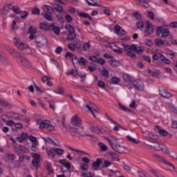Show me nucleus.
Masks as SVG:
<instances>
[{"label":"nucleus","instance_id":"obj_62","mask_svg":"<svg viewBox=\"0 0 177 177\" xmlns=\"http://www.w3.org/2000/svg\"><path fill=\"white\" fill-rule=\"evenodd\" d=\"M12 10L14 12V13H17L19 15L20 13V8L19 7L13 6Z\"/></svg>","mask_w":177,"mask_h":177},{"label":"nucleus","instance_id":"obj_61","mask_svg":"<svg viewBox=\"0 0 177 177\" xmlns=\"http://www.w3.org/2000/svg\"><path fill=\"white\" fill-rule=\"evenodd\" d=\"M43 9L44 10H48L49 12H50V10H52L53 12V7H51L50 6H48V5H44L43 6Z\"/></svg>","mask_w":177,"mask_h":177},{"label":"nucleus","instance_id":"obj_17","mask_svg":"<svg viewBox=\"0 0 177 177\" xmlns=\"http://www.w3.org/2000/svg\"><path fill=\"white\" fill-rule=\"evenodd\" d=\"M53 12L55 13V12H58V13H60V12H63V7L57 3H54L53 5Z\"/></svg>","mask_w":177,"mask_h":177},{"label":"nucleus","instance_id":"obj_59","mask_svg":"<svg viewBox=\"0 0 177 177\" xmlns=\"http://www.w3.org/2000/svg\"><path fill=\"white\" fill-rule=\"evenodd\" d=\"M80 167L83 171H86L89 168V165L86 163H83L80 165Z\"/></svg>","mask_w":177,"mask_h":177},{"label":"nucleus","instance_id":"obj_51","mask_svg":"<svg viewBox=\"0 0 177 177\" xmlns=\"http://www.w3.org/2000/svg\"><path fill=\"white\" fill-rule=\"evenodd\" d=\"M29 34H30V35H34V34L37 33V29H35L34 27L30 26L29 28V30H28Z\"/></svg>","mask_w":177,"mask_h":177},{"label":"nucleus","instance_id":"obj_40","mask_svg":"<svg viewBox=\"0 0 177 177\" xmlns=\"http://www.w3.org/2000/svg\"><path fill=\"white\" fill-rule=\"evenodd\" d=\"M162 97H165V99H169V97H172V94L171 93L166 91L165 93L161 94Z\"/></svg>","mask_w":177,"mask_h":177},{"label":"nucleus","instance_id":"obj_57","mask_svg":"<svg viewBox=\"0 0 177 177\" xmlns=\"http://www.w3.org/2000/svg\"><path fill=\"white\" fill-rule=\"evenodd\" d=\"M75 32H69V34H68V39H71V41H73L75 38Z\"/></svg>","mask_w":177,"mask_h":177},{"label":"nucleus","instance_id":"obj_42","mask_svg":"<svg viewBox=\"0 0 177 177\" xmlns=\"http://www.w3.org/2000/svg\"><path fill=\"white\" fill-rule=\"evenodd\" d=\"M1 105L3 107H8V109H10L12 107V105H10V104L7 101H1Z\"/></svg>","mask_w":177,"mask_h":177},{"label":"nucleus","instance_id":"obj_52","mask_svg":"<svg viewBox=\"0 0 177 177\" xmlns=\"http://www.w3.org/2000/svg\"><path fill=\"white\" fill-rule=\"evenodd\" d=\"M151 147L156 151H160L162 149V147H160V144H158V143L156 144V145L151 146Z\"/></svg>","mask_w":177,"mask_h":177},{"label":"nucleus","instance_id":"obj_20","mask_svg":"<svg viewBox=\"0 0 177 177\" xmlns=\"http://www.w3.org/2000/svg\"><path fill=\"white\" fill-rule=\"evenodd\" d=\"M163 55L161 53L160 50H156L154 53V55L152 56L153 60H158V59H161V57Z\"/></svg>","mask_w":177,"mask_h":177},{"label":"nucleus","instance_id":"obj_31","mask_svg":"<svg viewBox=\"0 0 177 177\" xmlns=\"http://www.w3.org/2000/svg\"><path fill=\"white\" fill-rule=\"evenodd\" d=\"M21 19H26L30 13L28 11H20L19 12Z\"/></svg>","mask_w":177,"mask_h":177},{"label":"nucleus","instance_id":"obj_24","mask_svg":"<svg viewBox=\"0 0 177 177\" xmlns=\"http://www.w3.org/2000/svg\"><path fill=\"white\" fill-rule=\"evenodd\" d=\"M44 17L46 20H48V21H52L53 19L52 18V12L50 11H48L44 14Z\"/></svg>","mask_w":177,"mask_h":177},{"label":"nucleus","instance_id":"obj_18","mask_svg":"<svg viewBox=\"0 0 177 177\" xmlns=\"http://www.w3.org/2000/svg\"><path fill=\"white\" fill-rule=\"evenodd\" d=\"M0 62L4 66H7L8 63H9V61L6 59L5 53H0Z\"/></svg>","mask_w":177,"mask_h":177},{"label":"nucleus","instance_id":"obj_64","mask_svg":"<svg viewBox=\"0 0 177 177\" xmlns=\"http://www.w3.org/2000/svg\"><path fill=\"white\" fill-rule=\"evenodd\" d=\"M169 27L171 28H177V21L171 22L169 24Z\"/></svg>","mask_w":177,"mask_h":177},{"label":"nucleus","instance_id":"obj_28","mask_svg":"<svg viewBox=\"0 0 177 177\" xmlns=\"http://www.w3.org/2000/svg\"><path fill=\"white\" fill-rule=\"evenodd\" d=\"M65 28L68 31V32H75V28L70 24L66 25Z\"/></svg>","mask_w":177,"mask_h":177},{"label":"nucleus","instance_id":"obj_55","mask_svg":"<svg viewBox=\"0 0 177 177\" xmlns=\"http://www.w3.org/2000/svg\"><path fill=\"white\" fill-rule=\"evenodd\" d=\"M7 157L8 160H10V161H15L16 157L15 156V154L13 153H8Z\"/></svg>","mask_w":177,"mask_h":177},{"label":"nucleus","instance_id":"obj_35","mask_svg":"<svg viewBox=\"0 0 177 177\" xmlns=\"http://www.w3.org/2000/svg\"><path fill=\"white\" fill-rule=\"evenodd\" d=\"M79 16H80V17H85L86 19H89V20H92V17H91L88 13L80 12Z\"/></svg>","mask_w":177,"mask_h":177},{"label":"nucleus","instance_id":"obj_47","mask_svg":"<svg viewBox=\"0 0 177 177\" xmlns=\"http://www.w3.org/2000/svg\"><path fill=\"white\" fill-rule=\"evenodd\" d=\"M79 64H80V66H85V64H86V59L84 57H81L80 58L79 60H77Z\"/></svg>","mask_w":177,"mask_h":177},{"label":"nucleus","instance_id":"obj_22","mask_svg":"<svg viewBox=\"0 0 177 177\" xmlns=\"http://www.w3.org/2000/svg\"><path fill=\"white\" fill-rule=\"evenodd\" d=\"M65 57L66 59H67L68 57H70V59H72L73 62H74V60H77L78 58L75 56V55L70 53V52H66V55H65Z\"/></svg>","mask_w":177,"mask_h":177},{"label":"nucleus","instance_id":"obj_12","mask_svg":"<svg viewBox=\"0 0 177 177\" xmlns=\"http://www.w3.org/2000/svg\"><path fill=\"white\" fill-rule=\"evenodd\" d=\"M19 61L22 66H24L25 67H31V64H30V62L28 61V59H27V57H26V56L22 55V57H21Z\"/></svg>","mask_w":177,"mask_h":177},{"label":"nucleus","instance_id":"obj_11","mask_svg":"<svg viewBox=\"0 0 177 177\" xmlns=\"http://www.w3.org/2000/svg\"><path fill=\"white\" fill-rule=\"evenodd\" d=\"M100 165H102V158H97L96 161L93 162V171H99V168H100Z\"/></svg>","mask_w":177,"mask_h":177},{"label":"nucleus","instance_id":"obj_37","mask_svg":"<svg viewBox=\"0 0 177 177\" xmlns=\"http://www.w3.org/2000/svg\"><path fill=\"white\" fill-rule=\"evenodd\" d=\"M39 28H41V30H45L46 31H49V26H48V25L45 24L44 23H41L39 24Z\"/></svg>","mask_w":177,"mask_h":177},{"label":"nucleus","instance_id":"obj_9","mask_svg":"<svg viewBox=\"0 0 177 177\" xmlns=\"http://www.w3.org/2000/svg\"><path fill=\"white\" fill-rule=\"evenodd\" d=\"M84 106L85 107V109H86L88 111H90V113H91V114L93 115L94 118H96V115H95V113H96V114H99L100 112L99 111V109L93 107V106H89L88 104L84 105ZM95 111V112H93Z\"/></svg>","mask_w":177,"mask_h":177},{"label":"nucleus","instance_id":"obj_3","mask_svg":"<svg viewBox=\"0 0 177 177\" xmlns=\"http://www.w3.org/2000/svg\"><path fill=\"white\" fill-rule=\"evenodd\" d=\"M29 39L31 41L35 39L36 44H39V45H37L38 46H45V45H48V39H46V37L43 35H30Z\"/></svg>","mask_w":177,"mask_h":177},{"label":"nucleus","instance_id":"obj_13","mask_svg":"<svg viewBox=\"0 0 177 177\" xmlns=\"http://www.w3.org/2000/svg\"><path fill=\"white\" fill-rule=\"evenodd\" d=\"M146 24H147V28L145 29V32L148 34V35H150L153 34V25H151V22H150V21H147Z\"/></svg>","mask_w":177,"mask_h":177},{"label":"nucleus","instance_id":"obj_32","mask_svg":"<svg viewBox=\"0 0 177 177\" xmlns=\"http://www.w3.org/2000/svg\"><path fill=\"white\" fill-rule=\"evenodd\" d=\"M119 107H120L122 111H126V113H132V110L128 109V107L121 104L120 103L119 104Z\"/></svg>","mask_w":177,"mask_h":177},{"label":"nucleus","instance_id":"obj_44","mask_svg":"<svg viewBox=\"0 0 177 177\" xmlns=\"http://www.w3.org/2000/svg\"><path fill=\"white\" fill-rule=\"evenodd\" d=\"M160 60H162V62L163 63H165L166 64H171V60H169V59L166 58V57L164 56V55L161 57Z\"/></svg>","mask_w":177,"mask_h":177},{"label":"nucleus","instance_id":"obj_27","mask_svg":"<svg viewBox=\"0 0 177 177\" xmlns=\"http://www.w3.org/2000/svg\"><path fill=\"white\" fill-rule=\"evenodd\" d=\"M154 158L156 160H157V161H159V162H164L165 163L166 161H165V158H164V157L161 156H159V155H154L153 156Z\"/></svg>","mask_w":177,"mask_h":177},{"label":"nucleus","instance_id":"obj_19","mask_svg":"<svg viewBox=\"0 0 177 177\" xmlns=\"http://www.w3.org/2000/svg\"><path fill=\"white\" fill-rule=\"evenodd\" d=\"M123 79L124 82H126L127 85H129L131 82H132V77L129 74H127V73L123 74Z\"/></svg>","mask_w":177,"mask_h":177},{"label":"nucleus","instance_id":"obj_38","mask_svg":"<svg viewBox=\"0 0 177 177\" xmlns=\"http://www.w3.org/2000/svg\"><path fill=\"white\" fill-rule=\"evenodd\" d=\"M126 138H127V139H128V140L131 142V143H136V145L138 143H139V140H136V138H133L131 137V136H127Z\"/></svg>","mask_w":177,"mask_h":177},{"label":"nucleus","instance_id":"obj_46","mask_svg":"<svg viewBox=\"0 0 177 177\" xmlns=\"http://www.w3.org/2000/svg\"><path fill=\"white\" fill-rule=\"evenodd\" d=\"M41 13V10L38 8H34L32 10V15H39Z\"/></svg>","mask_w":177,"mask_h":177},{"label":"nucleus","instance_id":"obj_63","mask_svg":"<svg viewBox=\"0 0 177 177\" xmlns=\"http://www.w3.org/2000/svg\"><path fill=\"white\" fill-rule=\"evenodd\" d=\"M102 75L104 77H109V71L106 68H104L102 71Z\"/></svg>","mask_w":177,"mask_h":177},{"label":"nucleus","instance_id":"obj_21","mask_svg":"<svg viewBox=\"0 0 177 177\" xmlns=\"http://www.w3.org/2000/svg\"><path fill=\"white\" fill-rule=\"evenodd\" d=\"M109 64L113 67H118V66H120V61L116 60L113 57L111 59V60L109 61Z\"/></svg>","mask_w":177,"mask_h":177},{"label":"nucleus","instance_id":"obj_29","mask_svg":"<svg viewBox=\"0 0 177 177\" xmlns=\"http://www.w3.org/2000/svg\"><path fill=\"white\" fill-rule=\"evenodd\" d=\"M47 154L50 157H55V156H56V149H55V148H52L51 149H50L48 151H47Z\"/></svg>","mask_w":177,"mask_h":177},{"label":"nucleus","instance_id":"obj_43","mask_svg":"<svg viewBox=\"0 0 177 177\" xmlns=\"http://www.w3.org/2000/svg\"><path fill=\"white\" fill-rule=\"evenodd\" d=\"M168 35H169V30L163 28V30L162 32V37L163 38H165V37H168Z\"/></svg>","mask_w":177,"mask_h":177},{"label":"nucleus","instance_id":"obj_30","mask_svg":"<svg viewBox=\"0 0 177 177\" xmlns=\"http://www.w3.org/2000/svg\"><path fill=\"white\" fill-rule=\"evenodd\" d=\"M165 44V41L162 39H155V45L156 46H161V45H164Z\"/></svg>","mask_w":177,"mask_h":177},{"label":"nucleus","instance_id":"obj_4","mask_svg":"<svg viewBox=\"0 0 177 177\" xmlns=\"http://www.w3.org/2000/svg\"><path fill=\"white\" fill-rule=\"evenodd\" d=\"M37 124L39 125V128L40 129H44L46 128L47 131H55V127L53 125L50 124V121L49 120H37Z\"/></svg>","mask_w":177,"mask_h":177},{"label":"nucleus","instance_id":"obj_39","mask_svg":"<svg viewBox=\"0 0 177 177\" xmlns=\"http://www.w3.org/2000/svg\"><path fill=\"white\" fill-rule=\"evenodd\" d=\"M133 17H136V20H140L142 19V15L139 14L138 11L132 13Z\"/></svg>","mask_w":177,"mask_h":177},{"label":"nucleus","instance_id":"obj_26","mask_svg":"<svg viewBox=\"0 0 177 177\" xmlns=\"http://www.w3.org/2000/svg\"><path fill=\"white\" fill-rule=\"evenodd\" d=\"M98 146L100 147L101 151H107V150H109L107 145L103 144V142H99Z\"/></svg>","mask_w":177,"mask_h":177},{"label":"nucleus","instance_id":"obj_1","mask_svg":"<svg viewBox=\"0 0 177 177\" xmlns=\"http://www.w3.org/2000/svg\"><path fill=\"white\" fill-rule=\"evenodd\" d=\"M123 48L124 52H127L128 56H130V57H136V54H135V52L136 53H142L145 51V48L143 47H138L135 44H124Z\"/></svg>","mask_w":177,"mask_h":177},{"label":"nucleus","instance_id":"obj_10","mask_svg":"<svg viewBox=\"0 0 177 177\" xmlns=\"http://www.w3.org/2000/svg\"><path fill=\"white\" fill-rule=\"evenodd\" d=\"M71 124L75 127H78L79 125H81V124H82V121L81 120V118H80L78 115H75V116L72 117L71 118Z\"/></svg>","mask_w":177,"mask_h":177},{"label":"nucleus","instance_id":"obj_56","mask_svg":"<svg viewBox=\"0 0 177 177\" xmlns=\"http://www.w3.org/2000/svg\"><path fill=\"white\" fill-rule=\"evenodd\" d=\"M89 48H91V43L86 42L83 45L84 50H88Z\"/></svg>","mask_w":177,"mask_h":177},{"label":"nucleus","instance_id":"obj_5","mask_svg":"<svg viewBox=\"0 0 177 177\" xmlns=\"http://www.w3.org/2000/svg\"><path fill=\"white\" fill-rule=\"evenodd\" d=\"M132 84L133 88H135L136 91H145V84L142 81L139 80H135L132 82Z\"/></svg>","mask_w":177,"mask_h":177},{"label":"nucleus","instance_id":"obj_53","mask_svg":"<svg viewBox=\"0 0 177 177\" xmlns=\"http://www.w3.org/2000/svg\"><path fill=\"white\" fill-rule=\"evenodd\" d=\"M77 75H78V73H77V71H74V69H71L68 72V75H73L74 77H75Z\"/></svg>","mask_w":177,"mask_h":177},{"label":"nucleus","instance_id":"obj_8","mask_svg":"<svg viewBox=\"0 0 177 177\" xmlns=\"http://www.w3.org/2000/svg\"><path fill=\"white\" fill-rule=\"evenodd\" d=\"M9 53L11 54V55L12 56V57H15V59H17L18 60H20L22 57V55L20 54V53H19V51L16 50H13V48L9 47L8 48H7Z\"/></svg>","mask_w":177,"mask_h":177},{"label":"nucleus","instance_id":"obj_16","mask_svg":"<svg viewBox=\"0 0 177 177\" xmlns=\"http://www.w3.org/2000/svg\"><path fill=\"white\" fill-rule=\"evenodd\" d=\"M90 130L91 131V132H93V133H105L106 132V131L102 130L97 128V127L95 126L90 127Z\"/></svg>","mask_w":177,"mask_h":177},{"label":"nucleus","instance_id":"obj_36","mask_svg":"<svg viewBox=\"0 0 177 177\" xmlns=\"http://www.w3.org/2000/svg\"><path fill=\"white\" fill-rule=\"evenodd\" d=\"M120 81H121V80H120V78L117 77H113L111 79V82L114 85H118V84H120Z\"/></svg>","mask_w":177,"mask_h":177},{"label":"nucleus","instance_id":"obj_45","mask_svg":"<svg viewBox=\"0 0 177 177\" xmlns=\"http://www.w3.org/2000/svg\"><path fill=\"white\" fill-rule=\"evenodd\" d=\"M164 30V27L162 26H159L157 30H156V35L158 37H160V35H161V34H162V31Z\"/></svg>","mask_w":177,"mask_h":177},{"label":"nucleus","instance_id":"obj_34","mask_svg":"<svg viewBox=\"0 0 177 177\" xmlns=\"http://www.w3.org/2000/svg\"><path fill=\"white\" fill-rule=\"evenodd\" d=\"M32 165L38 168L39 167V159L38 158H34L32 162Z\"/></svg>","mask_w":177,"mask_h":177},{"label":"nucleus","instance_id":"obj_23","mask_svg":"<svg viewBox=\"0 0 177 177\" xmlns=\"http://www.w3.org/2000/svg\"><path fill=\"white\" fill-rule=\"evenodd\" d=\"M138 1V2H139V5H142V6H144V8H149V6H150L149 5V0H136Z\"/></svg>","mask_w":177,"mask_h":177},{"label":"nucleus","instance_id":"obj_60","mask_svg":"<svg viewBox=\"0 0 177 177\" xmlns=\"http://www.w3.org/2000/svg\"><path fill=\"white\" fill-rule=\"evenodd\" d=\"M64 152V151L62 149L59 148H55V154H58V156H62V154H63V153Z\"/></svg>","mask_w":177,"mask_h":177},{"label":"nucleus","instance_id":"obj_33","mask_svg":"<svg viewBox=\"0 0 177 177\" xmlns=\"http://www.w3.org/2000/svg\"><path fill=\"white\" fill-rule=\"evenodd\" d=\"M18 150H19V151H21L22 153H30V149H27L25 147L21 146V145H20L18 147Z\"/></svg>","mask_w":177,"mask_h":177},{"label":"nucleus","instance_id":"obj_7","mask_svg":"<svg viewBox=\"0 0 177 177\" xmlns=\"http://www.w3.org/2000/svg\"><path fill=\"white\" fill-rule=\"evenodd\" d=\"M68 131L72 136H76L77 138H80V136H84V135H81V131H80V129L77 127H71Z\"/></svg>","mask_w":177,"mask_h":177},{"label":"nucleus","instance_id":"obj_6","mask_svg":"<svg viewBox=\"0 0 177 177\" xmlns=\"http://www.w3.org/2000/svg\"><path fill=\"white\" fill-rule=\"evenodd\" d=\"M13 43L19 50H24V49L27 48V44L23 43V41L19 40V39L16 37L13 39Z\"/></svg>","mask_w":177,"mask_h":177},{"label":"nucleus","instance_id":"obj_14","mask_svg":"<svg viewBox=\"0 0 177 177\" xmlns=\"http://www.w3.org/2000/svg\"><path fill=\"white\" fill-rule=\"evenodd\" d=\"M155 132L162 135V136H167L168 135V132L162 129L160 126H156L154 129Z\"/></svg>","mask_w":177,"mask_h":177},{"label":"nucleus","instance_id":"obj_15","mask_svg":"<svg viewBox=\"0 0 177 177\" xmlns=\"http://www.w3.org/2000/svg\"><path fill=\"white\" fill-rule=\"evenodd\" d=\"M48 29H49V31L50 30L53 31L55 35H59V34H60V28H59L58 26H54L53 24L49 25Z\"/></svg>","mask_w":177,"mask_h":177},{"label":"nucleus","instance_id":"obj_54","mask_svg":"<svg viewBox=\"0 0 177 177\" xmlns=\"http://www.w3.org/2000/svg\"><path fill=\"white\" fill-rule=\"evenodd\" d=\"M136 26H137V28H143V27H144L143 21L142 20H139L136 23Z\"/></svg>","mask_w":177,"mask_h":177},{"label":"nucleus","instance_id":"obj_25","mask_svg":"<svg viewBox=\"0 0 177 177\" xmlns=\"http://www.w3.org/2000/svg\"><path fill=\"white\" fill-rule=\"evenodd\" d=\"M17 118L19 120V121H26V122H30V118L26 117L24 115H19Z\"/></svg>","mask_w":177,"mask_h":177},{"label":"nucleus","instance_id":"obj_48","mask_svg":"<svg viewBox=\"0 0 177 177\" xmlns=\"http://www.w3.org/2000/svg\"><path fill=\"white\" fill-rule=\"evenodd\" d=\"M114 31L115 34L118 35V34L121 32V26H120V25H115L114 26Z\"/></svg>","mask_w":177,"mask_h":177},{"label":"nucleus","instance_id":"obj_41","mask_svg":"<svg viewBox=\"0 0 177 177\" xmlns=\"http://www.w3.org/2000/svg\"><path fill=\"white\" fill-rule=\"evenodd\" d=\"M28 139L30 140V142H32V144L38 145V141L37 140V138L35 136H30Z\"/></svg>","mask_w":177,"mask_h":177},{"label":"nucleus","instance_id":"obj_49","mask_svg":"<svg viewBox=\"0 0 177 177\" xmlns=\"http://www.w3.org/2000/svg\"><path fill=\"white\" fill-rule=\"evenodd\" d=\"M97 86L101 89H104L106 88V84L103 81L100 80L97 83Z\"/></svg>","mask_w":177,"mask_h":177},{"label":"nucleus","instance_id":"obj_50","mask_svg":"<svg viewBox=\"0 0 177 177\" xmlns=\"http://www.w3.org/2000/svg\"><path fill=\"white\" fill-rule=\"evenodd\" d=\"M111 158L114 160L115 161H120V158L117 156V153L114 152H111L110 154Z\"/></svg>","mask_w":177,"mask_h":177},{"label":"nucleus","instance_id":"obj_58","mask_svg":"<svg viewBox=\"0 0 177 177\" xmlns=\"http://www.w3.org/2000/svg\"><path fill=\"white\" fill-rule=\"evenodd\" d=\"M56 17H57L59 21H62L63 23V21H64V18L63 17V16H62V14L60 12H59V14H55Z\"/></svg>","mask_w":177,"mask_h":177},{"label":"nucleus","instance_id":"obj_2","mask_svg":"<svg viewBox=\"0 0 177 177\" xmlns=\"http://www.w3.org/2000/svg\"><path fill=\"white\" fill-rule=\"evenodd\" d=\"M112 138L113 140H109V143L111 145L113 150H115V151H117L118 153H120V154L125 153V147L117 143V142L118 141V139H117V138L112 137Z\"/></svg>","mask_w":177,"mask_h":177}]
</instances>
